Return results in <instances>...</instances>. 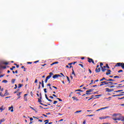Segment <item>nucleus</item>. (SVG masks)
<instances>
[{"mask_svg":"<svg viewBox=\"0 0 124 124\" xmlns=\"http://www.w3.org/2000/svg\"><path fill=\"white\" fill-rule=\"evenodd\" d=\"M59 77H62V76L59 74H56L52 77V78H53V79H56L57 78H59Z\"/></svg>","mask_w":124,"mask_h":124,"instance_id":"f257e3e1","label":"nucleus"},{"mask_svg":"<svg viewBox=\"0 0 124 124\" xmlns=\"http://www.w3.org/2000/svg\"><path fill=\"white\" fill-rule=\"evenodd\" d=\"M102 84L100 85V86H104V85H108V82L107 81H102L101 82Z\"/></svg>","mask_w":124,"mask_h":124,"instance_id":"f03ea898","label":"nucleus"},{"mask_svg":"<svg viewBox=\"0 0 124 124\" xmlns=\"http://www.w3.org/2000/svg\"><path fill=\"white\" fill-rule=\"evenodd\" d=\"M106 92H108V93H110L111 92H114V89H110L109 88L106 89Z\"/></svg>","mask_w":124,"mask_h":124,"instance_id":"7ed1b4c3","label":"nucleus"},{"mask_svg":"<svg viewBox=\"0 0 124 124\" xmlns=\"http://www.w3.org/2000/svg\"><path fill=\"white\" fill-rule=\"evenodd\" d=\"M8 94H9V93L8 92V91L6 90L4 94V96H6L8 95Z\"/></svg>","mask_w":124,"mask_h":124,"instance_id":"20e7f679","label":"nucleus"},{"mask_svg":"<svg viewBox=\"0 0 124 124\" xmlns=\"http://www.w3.org/2000/svg\"><path fill=\"white\" fill-rule=\"evenodd\" d=\"M108 72L106 73V75H109L111 74V70L108 69L107 70Z\"/></svg>","mask_w":124,"mask_h":124,"instance_id":"39448f33","label":"nucleus"},{"mask_svg":"<svg viewBox=\"0 0 124 124\" xmlns=\"http://www.w3.org/2000/svg\"><path fill=\"white\" fill-rule=\"evenodd\" d=\"M123 64V63H121V62H118L117 63L116 65L115 66H121L122 67V64Z\"/></svg>","mask_w":124,"mask_h":124,"instance_id":"423d86ee","label":"nucleus"},{"mask_svg":"<svg viewBox=\"0 0 124 124\" xmlns=\"http://www.w3.org/2000/svg\"><path fill=\"white\" fill-rule=\"evenodd\" d=\"M9 110H11V112H13L14 110H13V106H11L10 107H9Z\"/></svg>","mask_w":124,"mask_h":124,"instance_id":"0eeeda50","label":"nucleus"},{"mask_svg":"<svg viewBox=\"0 0 124 124\" xmlns=\"http://www.w3.org/2000/svg\"><path fill=\"white\" fill-rule=\"evenodd\" d=\"M95 72L98 73V72H100V68H96L95 69Z\"/></svg>","mask_w":124,"mask_h":124,"instance_id":"6e6552de","label":"nucleus"},{"mask_svg":"<svg viewBox=\"0 0 124 124\" xmlns=\"http://www.w3.org/2000/svg\"><path fill=\"white\" fill-rule=\"evenodd\" d=\"M106 81H110V82H114V81H115V79H111V78H109L108 79L106 80Z\"/></svg>","mask_w":124,"mask_h":124,"instance_id":"1a4fd4ad","label":"nucleus"},{"mask_svg":"<svg viewBox=\"0 0 124 124\" xmlns=\"http://www.w3.org/2000/svg\"><path fill=\"white\" fill-rule=\"evenodd\" d=\"M72 98L74 100H76V101H79L78 99H77V98H76V97L75 96L72 97Z\"/></svg>","mask_w":124,"mask_h":124,"instance_id":"9d476101","label":"nucleus"},{"mask_svg":"<svg viewBox=\"0 0 124 124\" xmlns=\"http://www.w3.org/2000/svg\"><path fill=\"white\" fill-rule=\"evenodd\" d=\"M122 95H124V94H117V95H113L112 96H122Z\"/></svg>","mask_w":124,"mask_h":124,"instance_id":"9b49d317","label":"nucleus"},{"mask_svg":"<svg viewBox=\"0 0 124 124\" xmlns=\"http://www.w3.org/2000/svg\"><path fill=\"white\" fill-rule=\"evenodd\" d=\"M0 110H1V112H2V111H3V110H4V108H3V106H2L0 108Z\"/></svg>","mask_w":124,"mask_h":124,"instance_id":"f8f14e48","label":"nucleus"},{"mask_svg":"<svg viewBox=\"0 0 124 124\" xmlns=\"http://www.w3.org/2000/svg\"><path fill=\"white\" fill-rule=\"evenodd\" d=\"M101 69H102V71L103 72H105V71H106V68H104L103 69V67H102Z\"/></svg>","mask_w":124,"mask_h":124,"instance_id":"ddd939ff","label":"nucleus"},{"mask_svg":"<svg viewBox=\"0 0 124 124\" xmlns=\"http://www.w3.org/2000/svg\"><path fill=\"white\" fill-rule=\"evenodd\" d=\"M99 119H100V120H104L106 118H105V116H102V117H99Z\"/></svg>","mask_w":124,"mask_h":124,"instance_id":"4468645a","label":"nucleus"},{"mask_svg":"<svg viewBox=\"0 0 124 124\" xmlns=\"http://www.w3.org/2000/svg\"><path fill=\"white\" fill-rule=\"evenodd\" d=\"M44 122L45 123V124H47L48 123H49V120H45Z\"/></svg>","mask_w":124,"mask_h":124,"instance_id":"2eb2a0df","label":"nucleus"},{"mask_svg":"<svg viewBox=\"0 0 124 124\" xmlns=\"http://www.w3.org/2000/svg\"><path fill=\"white\" fill-rule=\"evenodd\" d=\"M88 62L91 63V62H92V60H93V59L88 58Z\"/></svg>","mask_w":124,"mask_h":124,"instance_id":"dca6fc26","label":"nucleus"},{"mask_svg":"<svg viewBox=\"0 0 124 124\" xmlns=\"http://www.w3.org/2000/svg\"><path fill=\"white\" fill-rule=\"evenodd\" d=\"M104 80H105L106 81V78H103L102 79H100V81L101 82L102 81H104Z\"/></svg>","mask_w":124,"mask_h":124,"instance_id":"f3484780","label":"nucleus"},{"mask_svg":"<svg viewBox=\"0 0 124 124\" xmlns=\"http://www.w3.org/2000/svg\"><path fill=\"white\" fill-rule=\"evenodd\" d=\"M15 81H16V79H12V81H11L12 83V84H14V83H15Z\"/></svg>","mask_w":124,"mask_h":124,"instance_id":"a211bd4d","label":"nucleus"},{"mask_svg":"<svg viewBox=\"0 0 124 124\" xmlns=\"http://www.w3.org/2000/svg\"><path fill=\"white\" fill-rule=\"evenodd\" d=\"M52 75H54V74H53V73H52V72H50V73H49V75L48 76H49L50 78H51V77H52Z\"/></svg>","mask_w":124,"mask_h":124,"instance_id":"6ab92c4d","label":"nucleus"},{"mask_svg":"<svg viewBox=\"0 0 124 124\" xmlns=\"http://www.w3.org/2000/svg\"><path fill=\"white\" fill-rule=\"evenodd\" d=\"M121 92H124V90H121L116 91H115V93H120Z\"/></svg>","mask_w":124,"mask_h":124,"instance_id":"aec40b11","label":"nucleus"},{"mask_svg":"<svg viewBox=\"0 0 124 124\" xmlns=\"http://www.w3.org/2000/svg\"><path fill=\"white\" fill-rule=\"evenodd\" d=\"M81 112H82V110H77L75 113L76 114H78V113H81Z\"/></svg>","mask_w":124,"mask_h":124,"instance_id":"412c9836","label":"nucleus"},{"mask_svg":"<svg viewBox=\"0 0 124 124\" xmlns=\"http://www.w3.org/2000/svg\"><path fill=\"white\" fill-rule=\"evenodd\" d=\"M92 92H93V90L90 89L89 90L87 91L86 93H92Z\"/></svg>","mask_w":124,"mask_h":124,"instance_id":"4be33fe9","label":"nucleus"},{"mask_svg":"<svg viewBox=\"0 0 124 124\" xmlns=\"http://www.w3.org/2000/svg\"><path fill=\"white\" fill-rule=\"evenodd\" d=\"M21 87H23V85L19 83L18 84V88H21Z\"/></svg>","mask_w":124,"mask_h":124,"instance_id":"5701e85b","label":"nucleus"},{"mask_svg":"<svg viewBox=\"0 0 124 124\" xmlns=\"http://www.w3.org/2000/svg\"><path fill=\"white\" fill-rule=\"evenodd\" d=\"M99 96H101V95H100V94L96 95L95 96V97H96V98H98V97H99Z\"/></svg>","mask_w":124,"mask_h":124,"instance_id":"b1692460","label":"nucleus"},{"mask_svg":"<svg viewBox=\"0 0 124 124\" xmlns=\"http://www.w3.org/2000/svg\"><path fill=\"white\" fill-rule=\"evenodd\" d=\"M93 116H94L93 114H91V115H87L86 117H93Z\"/></svg>","mask_w":124,"mask_h":124,"instance_id":"393cba45","label":"nucleus"},{"mask_svg":"<svg viewBox=\"0 0 124 124\" xmlns=\"http://www.w3.org/2000/svg\"><path fill=\"white\" fill-rule=\"evenodd\" d=\"M7 80H3L2 81V83H7Z\"/></svg>","mask_w":124,"mask_h":124,"instance_id":"a878e982","label":"nucleus"},{"mask_svg":"<svg viewBox=\"0 0 124 124\" xmlns=\"http://www.w3.org/2000/svg\"><path fill=\"white\" fill-rule=\"evenodd\" d=\"M67 77V79L68 80V82H69V83H70V79H69V78L67 76H66Z\"/></svg>","mask_w":124,"mask_h":124,"instance_id":"bb28decb","label":"nucleus"},{"mask_svg":"<svg viewBox=\"0 0 124 124\" xmlns=\"http://www.w3.org/2000/svg\"><path fill=\"white\" fill-rule=\"evenodd\" d=\"M113 78H114V79H116V78H120V77H119V76H114V77H113Z\"/></svg>","mask_w":124,"mask_h":124,"instance_id":"cd10ccee","label":"nucleus"},{"mask_svg":"<svg viewBox=\"0 0 124 124\" xmlns=\"http://www.w3.org/2000/svg\"><path fill=\"white\" fill-rule=\"evenodd\" d=\"M112 116L113 117H117V116H118V114L117 113H114Z\"/></svg>","mask_w":124,"mask_h":124,"instance_id":"c85d7f7f","label":"nucleus"},{"mask_svg":"<svg viewBox=\"0 0 124 124\" xmlns=\"http://www.w3.org/2000/svg\"><path fill=\"white\" fill-rule=\"evenodd\" d=\"M106 87H110V88H115V86L112 85V86H106Z\"/></svg>","mask_w":124,"mask_h":124,"instance_id":"c756f323","label":"nucleus"},{"mask_svg":"<svg viewBox=\"0 0 124 124\" xmlns=\"http://www.w3.org/2000/svg\"><path fill=\"white\" fill-rule=\"evenodd\" d=\"M121 67H122L123 69H124V63H122Z\"/></svg>","mask_w":124,"mask_h":124,"instance_id":"7c9ffc66","label":"nucleus"},{"mask_svg":"<svg viewBox=\"0 0 124 124\" xmlns=\"http://www.w3.org/2000/svg\"><path fill=\"white\" fill-rule=\"evenodd\" d=\"M72 74L73 75H75V73H74V70H73V69H72Z\"/></svg>","mask_w":124,"mask_h":124,"instance_id":"2f4dec72","label":"nucleus"},{"mask_svg":"<svg viewBox=\"0 0 124 124\" xmlns=\"http://www.w3.org/2000/svg\"><path fill=\"white\" fill-rule=\"evenodd\" d=\"M90 61H91V62H92L93 63V64H94V62L93 61V59H90Z\"/></svg>","mask_w":124,"mask_h":124,"instance_id":"473e14b6","label":"nucleus"},{"mask_svg":"<svg viewBox=\"0 0 124 124\" xmlns=\"http://www.w3.org/2000/svg\"><path fill=\"white\" fill-rule=\"evenodd\" d=\"M100 65L101 68H102V65H103V63L101 62V63H100Z\"/></svg>","mask_w":124,"mask_h":124,"instance_id":"72a5a7b5","label":"nucleus"},{"mask_svg":"<svg viewBox=\"0 0 124 124\" xmlns=\"http://www.w3.org/2000/svg\"><path fill=\"white\" fill-rule=\"evenodd\" d=\"M78 65H79V66H81L82 68L84 67V66H83V64H79Z\"/></svg>","mask_w":124,"mask_h":124,"instance_id":"f704fd0d","label":"nucleus"},{"mask_svg":"<svg viewBox=\"0 0 124 124\" xmlns=\"http://www.w3.org/2000/svg\"><path fill=\"white\" fill-rule=\"evenodd\" d=\"M93 80H91V83L89 84V85H93Z\"/></svg>","mask_w":124,"mask_h":124,"instance_id":"c9c22d12","label":"nucleus"},{"mask_svg":"<svg viewBox=\"0 0 124 124\" xmlns=\"http://www.w3.org/2000/svg\"><path fill=\"white\" fill-rule=\"evenodd\" d=\"M0 121L1 123H2V122H4V121H5V120H4V119H1Z\"/></svg>","mask_w":124,"mask_h":124,"instance_id":"e433bc0d","label":"nucleus"},{"mask_svg":"<svg viewBox=\"0 0 124 124\" xmlns=\"http://www.w3.org/2000/svg\"><path fill=\"white\" fill-rule=\"evenodd\" d=\"M0 96H2V97H3V96H4V95L2 94L1 92L0 93Z\"/></svg>","mask_w":124,"mask_h":124,"instance_id":"4c0bfd02","label":"nucleus"},{"mask_svg":"<svg viewBox=\"0 0 124 124\" xmlns=\"http://www.w3.org/2000/svg\"><path fill=\"white\" fill-rule=\"evenodd\" d=\"M108 84H110V85H113L114 83L112 82H108Z\"/></svg>","mask_w":124,"mask_h":124,"instance_id":"58836bf2","label":"nucleus"},{"mask_svg":"<svg viewBox=\"0 0 124 124\" xmlns=\"http://www.w3.org/2000/svg\"><path fill=\"white\" fill-rule=\"evenodd\" d=\"M45 96H46V98L47 99H48L49 98H48V96H47V94H45Z\"/></svg>","mask_w":124,"mask_h":124,"instance_id":"ea45409f","label":"nucleus"},{"mask_svg":"<svg viewBox=\"0 0 124 124\" xmlns=\"http://www.w3.org/2000/svg\"><path fill=\"white\" fill-rule=\"evenodd\" d=\"M13 68H16L15 66H13L12 68H10L11 70H13Z\"/></svg>","mask_w":124,"mask_h":124,"instance_id":"a19ab883","label":"nucleus"},{"mask_svg":"<svg viewBox=\"0 0 124 124\" xmlns=\"http://www.w3.org/2000/svg\"><path fill=\"white\" fill-rule=\"evenodd\" d=\"M106 67H107V68H108L109 69V68H110V67H109V66L108 65V64H106Z\"/></svg>","mask_w":124,"mask_h":124,"instance_id":"79ce46f5","label":"nucleus"},{"mask_svg":"<svg viewBox=\"0 0 124 124\" xmlns=\"http://www.w3.org/2000/svg\"><path fill=\"white\" fill-rule=\"evenodd\" d=\"M50 78H51L49 76H48L46 78V79H47V80H49V79H50Z\"/></svg>","mask_w":124,"mask_h":124,"instance_id":"37998d69","label":"nucleus"},{"mask_svg":"<svg viewBox=\"0 0 124 124\" xmlns=\"http://www.w3.org/2000/svg\"><path fill=\"white\" fill-rule=\"evenodd\" d=\"M57 63H59L58 62H56L53 63V64H57Z\"/></svg>","mask_w":124,"mask_h":124,"instance_id":"c03bdc74","label":"nucleus"},{"mask_svg":"<svg viewBox=\"0 0 124 124\" xmlns=\"http://www.w3.org/2000/svg\"><path fill=\"white\" fill-rule=\"evenodd\" d=\"M76 92H83V91H82L81 90H76Z\"/></svg>","mask_w":124,"mask_h":124,"instance_id":"a18cd8bd","label":"nucleus"},{"mask_svg":"<svg viewBox=\"0 0 124 124\" xmlns=\"http://www.w3.org/2000/svg\"><path fill=\"white\" fill-rule=\"evenodd\" d=\"M44 91L45 93H47V89H46V88L44 89Z\"/></svg>","mask_w":124,"mask_h":124,"instance_id":"49530a36","label":"nucleus"},{"mask_svg":"<svg viewBox=\"0 0 124 124\" xmlns=\"http://www.w3.org/2000/svg\"><path fill=\"white\" fill-rule=\"evenodd\" d=\"M57 99H58L59 101H62V100L60 98H57Z\"/></svg>","mask_w":124,"mask_h":124,"instance_id":"de8ad7c7","label":"nucleus"},{"mask_svg":"<svg viewBox=\"0 0 124 124\" xmlns=\"http://www.w3.org/2000/svg\"><path fill=\"white\" fill-rule=\"evenodd\" d=\"M20 95H21V92L17 93V95H18V96H20Z\"/></svg>","mask_w":124,"mask_h":124,"instance_id":"09e8293b","label":"nucleus"},{"mask_svg":"<svg viewBox=\"0 0 124 124\" xmlns=\"http://www.w3.org/2000/svg\"><path fill=\"white\" fill-rule=\"evenodd\" d=\"M40 98H39V99H42V96L41 95V94H40Z\"/></svg>","mask_w":124,"mask_h":124,"instance_id":"8fccbe9b","label":"nucleus"},{"mask_svg":"<svg viewBox=\"0 0 124 124\" xmlns=\"http://www.w3.org/2000/svg\"><path fill=\"white\" fill-rule=\"evenodd\" d=\"M56 103H58V101H54V102H53V104H56Z\"/></svg>","mask_w":124,"mask_h":124,"instance_id":"3c124183","label":"nucleus"},{"mask_svg":"<svg viewBox=\"0 0 124 124\" xmlns=\"http://www.w3.org/2000/svg\"><path fill=\"white\" fill-rule=\"evenodd\" d=\"M108 108H109V107H106L103 108L104 110V109H107Z\"/></svg>","mask_w":124,"mask_h":124,"instance_id":"603ef678","label":"nucleus"},{"mask_svg":"<svg viewBox=\"0 0 124 124\" xmlns=\"http://www.w3.org/2000/svg\"><path fill=\"white\" fill-rule=\"evenodd\" d=\"M3 64H4L7 65V64H8V62H3Z\"/></svg>","mask_w":124,"mask_h":124,"instance_id":"864d4df0","label":"nucleus"},{"mask_svg":"<svg viewBox=\"0 0 124 124\" xmlns=\"http://www.w3.org/2000/svg\"><path fill=\"white\" fill-rule=\"evenodd\" d=\"M120 72H123V70H120L119 71H118L119 73H120Z\"/></svg>","mask_w":124,"mask_h":124,"instance_id":"5fc2aeb1","label":"nucleus"},{"mask_svg":"<svg viewBox=\"0 0 124 124\" xmlns=\"http://www.w3.org/2000/svg\"><path fill=\"white\" fill-rule=\"evenodd\" d=\"M47 81H48V79H47V78H46V80H45V82L47 83Z\"/></svg>","mask_w":124,"mask_h":124,"instance_id":"6e6d98bb","label":"nucleus"},{"mask_svg":"<svg viewBox=\"0 0 124 124\" xmlns=\"http://www.w3.org/2000/svg\"><path fill=\"white\" fill-rule=\"evenodd\" d=\"M47 87H51V84L50 83H48L47 85Z\"/></svg>","mask_w":124,"mask_h":124,"instance_id":"4d7b16f0","label":"nucleus"},{"mask_svg":"<svg viewBox=\"0 0 124 124\" xmlns=\"http://www.w3.org/2000/svg\"><path fill=\"white\" fill-rule=\"evenodd\" d=\"M105 119H107L108 118H110V117L109 116H105Z\"/></svg>","mask_w":124,"mask_h":124,"instance_id":"13d9d810","label":"nucleus"},{"mask_svg":"<svg viewBox=\"0 0 124 124\" xmlns=\"http://www.w3.org/2000/svg\"><path fill=\"white\" fill-rule=\"evenodd\" d=\"M119 105L120 106H124V104H121Z\"/></svg>","mask_w":124,"mask_h":124,"instance_id":"bf43d9fd","label":"nucleus"},{"mask_svg":"<svg viewBox=\"0 0 124 124\" xmlns=\"http://www.w3.org/2000/svg\"><path fill=\"white\" fill-rule=\"evenodd\" d=\"M86 94H87L88 95L89 94H91V93H89V92H86Z\"/></svg>","mask_w":124,"mask_h":124,"instance_id":"052dcab7","label":"nucleus"},{"mask_svg":"<svg viewBox=\"0 0 124 124\" xmlns=\"http://www.w3.org/2000/svg\"><path fill=\"white\" fill-rule=\"evenodd\" d=\"M89 71L90 74H92V70L91 69H89Z\"/></svg>","mask_w":124,"mask_h":124,"instance_id":"680f3d73","label":"nucleus"},{"mask_svg":"<svg viewBox=\"0 0 124 124\" xmlns=\"http://www.w3.org/2000/svg\"><path fill=\"white\" fill-rule=\"evenodd\" d=\"M42 116H44V117H47V115H45V114H42Z\"/></svg>","mask_w":124,"mask_h":124,"instance_id":"e2e57ef3","label":"nucleus"},{"mask_svg":"<svg viewBox=\"0 0 124 124\" xmlns=\"http://www.w3.org/2000/svg\"><path fill=\"white\" fill-rule=\"evenodd\" d=\"M38 102H41V99L38 98Z\"/></svg>","mask_w":124,"mask_h":124,"instance_id":"0e129e2a","label":"nucleus"},{"mask_svg":"<svg viewBox=\"0 0 124 124\" xmlns=\"http://www.w3.org/2000/svg\"><path fill=\"white\" fill-rule=\"evenodd\" d=\"M73 63L71 62V63H69L68 64V65H71V64H72Z\"/></svg>","mask_w":124,"mask_h":124,"instance_id":"69168bd1","label":"nucleus"},{"mask_svg":"<svg viewBox=\"0 0 124 124\" xmlns=\"http://www.w3.org/2000/svg\"><path fill=\"white\" fill-rule=\"evenodd\" d=\"M16 88H17V84H15V89H16Z\"/></svg>","mask_w":124,"mask_h":124,"instance_id":"338daca9","label":"nucleus"},{"mask_svg":"<svg viewBox=\"0 0 124 124\" xmlns=\"http://www.w3.org/2000/svg\"><path fill=\"white\" fill-rule=\"evenodd\" d=\"M121 121H122V122H124V118H122V119H121Z\"/></svg>","mask_w":124,"mask_h":124,"instance_id":"774afa93","label":"nucleus"}]
</instances>
